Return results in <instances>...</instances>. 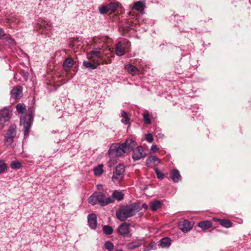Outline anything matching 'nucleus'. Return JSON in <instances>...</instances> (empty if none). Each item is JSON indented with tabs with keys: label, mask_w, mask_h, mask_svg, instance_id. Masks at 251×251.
<instances>
[{
	"label": "nucleus",
	"mask_w": 251,
	"mask_h": 251,
	"mask_svg": "<svg viewBox=\"0 0 251 251\" xmlns=\"http://www.w3.org/2000/svg\"><path fill=\"white\" fill-rule=\"evenodd\" d=\"M127 72L132 75H135L139 72L138 69L135 66L131 64H128L126 66Z\"/></svg>",
	"instance_id": "20"
},
{
	"label": "nucleus",
	"mask_w": 251,
	"mask_h": 251,
	"mask_svg": "<svg viewBox=\"0 0 251 251\" xmlns=\"http://www.w3.org/2000/svg\"><path fill=\"white\" fill-rule=\"evenodd\" d=\"M10 118V112L8 108H4L0 110V126L1 128L9 122Z\"/></svg>",
	"instance_id": "9"
},
{
	"label": "nucleus",
	"mask_w": 251,
	"mask_h": 251,
	"mask_svg": "<svg viewBox=\"0 0 251 251\" xmlns=\"http://www.w3.org/2000/svg\"><path fill=\"white\" fill-rule=\"evenodd\" d=\"M130 224L126 222L121 224L118 227L117 232L124 237H128L130 235Z\"/></svg>",
	"instance_id": "11"
},
{
	"label": "nucleus",
	"mask_w": 251,
	"mask_h": 251,
	"mask_svg": "<svg viewBox=\"0 0 251 251\" xmlns=\"http://www.w3.org/2000/svg\"><path fill=\"white\" fill-rule=\"evenodd\" d=\"M103 172V165L100 164L97 167L94 168V174L96 176H100L102 174Z\"/></svg>",
	"instance_id": "26"
},
{
	"label": "nucleus",
	"mask_w": 251,
	"mask_h": 251,
	"mask_svg": "<svg viewBox=\"0 0 251 251\" xmlns=\"http://www.w3.org/2000/svg\"><path fill=\"white\" fill-rule=\"evenodd\" d=\"M37 30L44 34H49V32L51 29V25L45 21H39L37 26L36 27Z\"/></svg>",
	"instance_id": "10"
},
{
	"label": "nucleus",
	"mask_w": 251,
	"mask_h": 251,
	"mask_svg": "<svg viewBox=\"0 0 251 251\" xmlns=\"http://www.w3.org/2000/svg\"><path fill=\"white\" fill-rule=\"evenodd\" d=\"M178 227L182 232L187 233L193 227V224L188 220H184L178 223Z\"/></svg>",
	"instance_id": "14"
},
{
	"label": "nucleus",
	"mask_w": 251,
	"mask_h": 251,
	"mask_svg": "<svg viewBox=\"0 0 251 251\" xmlns=\"http://www.w3.org/2000/svg\"><path fill=\"white\" fill-rule=\"evenodd\" d=\"M10 167L13 169H19L21 167V163L17 160L13 161L10 163Z\"/></svg>",
	"instance_id": "29"
},
{
	"label": "nucleus",
	"mask_w": 251,
	"mask_h": 251,
	"mask_svg": "<svg viewBox=\"0 0 251 251\" xmlns=\"http://www.w3.org/2000/svg\"><path fill=\"white\" fill-rule=\"evenodd\" d=\"M83 65L86 68H90L92 70L96 69L98 67L97 64H93L90 61H84L83 63Z\"/></svg>",
	"instance_id": "28"
},
{
	"label": "nucleus",
	"mask_w": 251,
	"mask_h": 251,
	"mask_svg": "<svg viewBox=\"0 0 251 251\" xmlns=\"http://www.w3.org/2000/svg\"><path fill=\"white\" fill-rule=\"evenodd\" d=\"M141 208H143L146 210L148 208V205L146 203H143L142 205V207L141 206Z\"/></svg>",
	"instance_id": "47"
},
{
	"label": "nucleus",
	"mask_w": 251,
	"mask_h": 251,
	"mask_svg": "<svg viewBox=\"0 0 251 251\" xmlns=\"http://www.w3.org/2000/svg\"><path fill=\"white\" fill-rule=\"evenodd\" d=\"M105 248L108 251H111L114 249V245L110 241H107L104 243Z\"/></svg>",
	"instance_id": "38"
},
{
	"label": "nucleus",
	"mask_w": 251,
	"mask_h": 251,
	"mask_svg": "<svg viewBox=\"0 0 251 251\" xmlns=\"http://www.w3.org/2000/svg\"><path fill=\"white\" fill-rule=\"evenodd\" d=\"M7 34H5L2 29H0V39L3 37L5 38Z\"/></svg>",
	"instance_id": "45"
},
{
	"label": "nucleus",
	"mask_w": 251,
	"mask_h": 251,
	"mask_svg": "<svg viewBox=\"0 0 251 251\" xmlns=\"http://www.w3.org/2000/svg\"><path fill=\"white\" fill-rule=\"evenodd\" d=\"M98 48L99 50H93L87 54L88 58L98 66L108 64L107 59L113 56V53L110 49L104 50L100 49V47H98Z\"/></svg>",
	"instance_id": "1"
},
{
	"label": "nucleus",
	"mask_w": 251,
	"mask_h": 251,
	"mask_svg": "<svg viewBox=\"0 0 251 251\" xmlns=\"http://www.w3.org/2000/svg\"><path fill=\"white\" fill-rule=\"evenodd\" d=\"M88 201V202L92 205H95L98 202L94 193L89 198Z\"/></svg>",
	"instance_id": "32"
},
{
	"label": "nucleus",
	"mask_w": 251,
	"mask_h": 251,
	"mask_svg": "<svg viewBox=\"0 0 251 251\" xmlns=\"http://www.w3.org/2000/svg\"><path fill=\"white\" fill-rule=\"evenodd\" d=\"M123 148H124L125 153H129L134 150L136 146V142L132 139H126L123 143L122 144Z\"/></svg>",
	"instance_id": "13"
},
{
	"label": "nucleus",
	"mask_w": 251,
	"mask_h": 251,
	"mask_svg": "<svg viewBox=\"0 0 251 251\" xmlns=\"http://www.w3.org/2000/svg\"><path fill=\"white\" fill-rule=\"evenodd\" d=\"M110 197L112 198L114 201V199H116L118 201H121L124 199V194L121 191L114 190L112 194V196Z\"/></svg>",
	"instance_id": "22"
},
{
	"label": "nucleus",
	"mask_w": 251,
	"mask_h": 251,
	"mask_svg": "<svg viewBox=\"0 0 251 251\" xmlns=\"http://www.w3.org/2000/svg\"><path fill=\"white\" fill-rule=\"evenodd\" d=\"M154 246V244L153 243H151L149 246L147 247L148 249L147 251H149L151 249H153Z\"/></svg>",
	"instance_id": "46"
},
{
	"label": "nucleus",
	"mask_w": 251,
	"mask_h": 251,
	"mask_svg": "<svg viewBox=\"0 0 251 251\" xmlns=\"http://www.w3.org/2000/svg\"><path fill=\"white\" fill-rule=\"evenodd\" d=\"M99 11L100 14H105L107 13H109V9L107 8V5H101L99 7Z\"/></svg>",
	"instance_id": "37"
},
{
	"label": "nucleus",
	"mask_w": 251,
	"mask_h": 251,
	"mask_svg": "<svg viewBox=\"0 0 251 251\" xmlns=\"http://www.w3.org/2000/svg\"><path fill=\"white\" fill-rule=\"evenodd\" d=\"M170 177L176 183L180 181L181 178L179 172L176 169L173 170L170 172Z\"/></svg>",
	"instance_id": "17"
},
{
	"label": "nucleus",
	"mask_w": 251,
	"mask_h": 251,
	"mask_svg": "<svg viewBox=\"0 0 251 251\" xmlns=\"http://www.w3.org/2000/svg\"><path fill=\"white\" fill-rule=\"evenodd\" d=\"M88 223L91 228L95 229L97 228V216L95 214H91L88 215Z\"/></svg>",
	"instance_id": "15"
},
{
	"label": "nucleus",
	"mask_w": 251,
	"mask_h": 251,
	"mask_svg": "<svg viewBox=\"0 0 251 251\" xmlns=\"http://www.w3.org/2000/svg\"><path fill=\"white\" fill-rule=\"evenodd\" d=\"M133 9L139 11L141 13H143L145 8V1L144 0H139L133 4Z\"/></svg>",
	"instance_id": "16"
},
{
	"label": "nucleus",
	"mask_w": 251,
	"mask_h": 251,
	"mask_svg": "<svg viewBox=\"0 0 251 251\" xmlns=\"http://www.w3.org/2000/svg\"><path fill=\"white\" fill-rule=\"evenodd\" d=\"M220 224L221 226L226 228L230 227L232 226V223L228 220L222 219L220 220Z\"/></svg>",
	"instance_id": "27"
},
{
	"label": "nucleus",
	"mask_w": 251,
	"mask_h": 251,
	"mask_svg": "<svg viewBox=\"0 0 251 251\" xmlns=\"http://www.w3.org/2000/svg\"><path fill=\"white\" fill-rule=\"evenodd\" d=\"M7 165L2 160H0V173L4 172L7 170Z\"/></svg>",
	"instance_id": "36"
},
{
	"label": "nucleus",
	"mask_w": 251,
	"mask_h": 251,
	"mask_svg": "<svg viewBox=\"0 0 251 251\" xmlns=\"http://www.w3.org/2000/svg\"><path fill=\"white\" fill-rule=\"evenodd\" d=\"M151 151L153 152H156V151H157L159 149L157 147L156 145H152L151 147Z\"/></svg>",
	"instance_id": "44"
},
{
	"label": "nucleus",
	"mask_w": 251,
	"mask_h": 251,
	"mask_svg": "<svg viewBox=\"0 0 251 251\" xmlns=\"http://www.w3.org/2000/svg\"><path fill=\"white\" fill-rule=\"evenodd\" d=\"M162 204V203L160 201L154 200L150 202V208L152 211H155L160 208Z\"/></svg>",
	"instance_id": "21"
},
{
	"label": "nucleus",
	"mask_w": 251,
	"mask_h": 251,
	"mask_svg": "<svg viewBox=\"0 0 251 251\" xmlns=\"http://www.w3.org/2000/svg\"><path fill=\"white\" fill-rule=\"evenodd\" d=\"M156 174L157 178L160 179H162L164 177V175L160 172L157 169H155L154 170Z\"/></svg>",
	"instance_id": "40"
},
{
	"label": "nucleus",
	"mask_w": 251,
	"mask_h": 251,
	"mask_svg": "<svg viewBox=\"0 0 251 251\" xmlns=\"http://www.w3.org/2000/svg\"><path fill=\"white\" fill-rule=\"evenodd\" d=\"M130 44L126 39L118 42L115 46V52L119 56H123L126 50L129 48Z\"/></svg>",
	"instance_id": "6"
},
{
	"label": "nucleus",
	"mask_w": 251,
	"mask_h": 251,
	"mask_svg": "<svg viewBox=\"0 0 251 251\" xmlns=\"http://www.w3.org/2000/svg\"><path fill=\"white\" fill-rule=\"evenodd\" d=\"M4 39L6 44L8 45H13L15 43L14 40L11 38L9 35H6Z\"/></svg>",
	"instance_id": "34"
},
{
	"label": "nucleus",
	"mask_w": 251,
	"mask_h": 251,
	"mask_svg": "<svg viewBox=\"0 0 251 251\" xmlns=\"http://www.w3.org/2000/svg\"><path fill=\"white\" fill-rule=\"evenodd\" d=\"M120 3L118 2H110L107 6L109 9V13L114 12L119 6Z\"/></svg>",
	"instance_id": "25"
},
{
	"label": "nucleus",
	"mask_w": 251,
	"mask_h": 251,
	"mask_svg": "<svg viewBox=\"0 0 251 251\" xmlns=\"http://www.w3.org/2000/svg\"><path fill=\"white\" fill-rule=\"evenodd\" d=\"M103 44H102V45H101V47H102V48H103Z\"/></svg>",
	"instance_id": "50"
},
{
	"label": "nucleus",
	"mask_w": 251,
	"mask_h": 251,
	"mask_svg": "<svg viewBox=\"0 0 251 251\" xmlns=\"http://www.w3.org/2000/svg\"><path fill=\"white\" fill-rule=\"evenodd\" d=\"M125 172L124 166L121 164L118 165L113 172L112 180L115 183L120 182L123 178Z\"/></svg>",
	"instance_id": "7"
},
{
	"label": "nucleus",
	"mask_w": 251,
	"mask_h": 251,
	"mask_svg": "<svg viewBox=\"0 0 251 251\" xmlns=\"http://www.w3.org/2000/svg\"><path fill=\"white\" fill-rule=\"evenodd\" d=\"M121 116L124 118V120H122V122L125 125L129 124V118L126 112L125 111H122L121 113Z\"/></svg>",
	"instance_id": "31"
},
{
	"label": "nucleus",
	"mask_w": 251,
	"mask_h": 251,
	"mask_svg": "<svg viewBox=\"0 0 251 251\" xmlns=\"http://www.w3.org/2000/svg\"><path fill=\"white\" fill-rule=\"evenodd\" d=\"M143 119L144 120V122L150 125L151 124V121L150 117V115L149 113H144L143 114Z\"/></svg>",
	"instance_id": "39"
},
{
	"label": "nucleus",
	"mask_w": 251,
	"mask_h": 251,
	"mask_svg": "<svg viewBox=\"0 0 251 251\" xmlns=\"http://www.w3.org/2000/svg\"><path fill=\"white\" fill-rule=\"evenodd\" d=\"M146 140L149 143L152 142V141L153 140V137L152 134H151L150 133H148L146 136Z\"/></svg>",
	"instance_id": "41"
},
{
	"label": "nucleus",
	"mask_w": 251,
	"mask_h": 251,
	"mask_svg": "<svg viewBox=\"0 0 251 251\" xmlns=\"http://www.w3.org/2000/svg\"><path fill=\"white\" fill-rule=\"evenodd\" d=\"M16 134V126L15 125H11L6 133L4 135V144L7 147L11 145L14 141V138Z\"/></svg>",
	"instance_id": "5"
},
{
	"label": "nucleus",
	"mask_w": 251,
	"mask_h": 251,
	"mask_svg": "<svg viewBox=\"0 0 251 251\" xmlns=\"http://www.w3.org/2000/svg\"><path fill=\"white\" fill-rule=\"evenodd\" d=\"M12 97L14 99H19L22 97V90L21 86L14 88L11 91Z\"/></svg>",
	"instance_id": "18"
},
{
	"label": "nucleus",
	"mask_w": 251,
	"mask_h": 251,
	"mask_svg": "<svg viewBox=\"0 0 251 251\" xmlns=\"http://www.w3.org/2000/svg\"><path fill=\"white\" fill-rule=\"evenodd\" d=\"M147 163H153L155 164L160 163L159 159L155 156H151L147 160Z\"/></svg>",
	"instance_id": "30"
},
{
	"label": "nucleus",
	"mask_w": 251,
	"mask_h": 251,
	"mask_svg": "<svg viewBox=\"0 0 251 251\" xmlns=\"http://www.w3.org/2000/svg\"><path fill=\"white\" fill-rule=\"evenodd\" d=\"M132 243L134 244V245H138V247H139L142 245V244L143 243V241L142 240H138L135 242H133Z\"/></svg>",
	"instance_id": "43"
},
{
	"label": "nucleus",
	"mask_w": 251,
	"mask_h": 251,
	"mask_svg": "<svg viewBox=\"0 0 251 251\" xmlns=\"http://www.w3.org/2000/svg\"><path fill=\"white\" fill-rule=\"evenodd\" d=\"M141 210L139 203L134 202L129 205L122 206L116 212V217L121 221H124L132 217Z\"/></svg>",
	"instance_id": "2"
},
{
	"label": "nucleus",
	"mask_w": 251,
	"mask_h": 251,
	"mask_svg": "<svg viewBox=\"0 0 251 251\" xmlns=\"http://www.w3.org/2000/svg\"><path fill=\"white\" fill-rule=\"evenodd\" d=\"M146 156L143 148L142 146H137L135 149L133 150L132 159L134 161H137Z\"/></svg>",
	"instance_id": "12"
},
{
	"label": "nucleus",
	"mask_w": 251,
	"mask_h": 251,
	"mask_svg": "<svg viewBox=\"0 0 251 251\" xmlns=\"http://www.w3.org/2000/svg\"><path fill=\"white\" fill-rule=\"evenodd\" d=\"M97 188H98V189L100 190L102 188V185H98Z\"/></svg>",
	"instance_id": "48"
},
{
	"label": "nucleus",
	"mask_w": 251,
	"mask_h": 251,
	"mask_svg": "<svg viewBox=\"0 0 251 251\" xmlns=\"http://www.w3.org/2000/svg\"><path fill=\"white\" fill-rule=\"evenodd\" d=\"M122 144H112L108 151L109 155L112 157L121 156L125 153L124 148Z\"/></svg>",
	"instance_id": "4"
},
{
	"label": "nucleus",
	"mask_w": 251,
	"mask_h": 251,
	"mask_svg": "<svg viewBox=\"0 0 251 251\" xmlns=\"http://www.w3.org/2000/svg\"><path fill=\"white\" fill-rule=\"evenodd\" d=\"M96 199H97L98 203L102 206L107 205L109 203L114 202V200L112 198L107 197L105 198L104 194L102 192H95L94 193Z\"/></svg>",
	"instance_id": "8"
},
{
	"label": "nucleus",
	"mask_w": 251,
	"mask_h": 251,
	"mask_svg": "<svg viewBox=\"0 0 251 251\" xmlns=\"http://www.w3.org/2000/svg\"><path fill=\"white\" fill-rule=\"evenodd\" d=\"M16 109L18 112L21 113H24L25 110V107L22 103H19L16 106Z\"/></svg>",
	"instance_id": "35"
},
{
	"label": "nucleus",
	"mask_w": 251,
	"mask_h": 251,
	"mask_svg": "<svg viewBox=\"0 0 251 251\" xmlns=\"http://www.w3.org/2000/svg\"><path fill=\"white\" fill-rule=\"evenodd\" d=\"M99 40V38H95V39H94V42L95 43H97L98 42Z\"/></svg>",
	"instance_id": "49"
},
{
	"label": "nucleus",
	"mask_w": 251,
	"mask_h": 251,
	"mask_svg": "<svg viewBox=\"0 0 251 251\" xmlns=\"http://www.w3.org/2000/svg\"><path fill=\"white\" fill-rule=\"evenodd\" d=\"M103 230L105 234L110 235L113 232V229L112 227L109 226H104L103 227Z\"/></svg>",
	"instance_id": "33"
},
{
	"label": "nucleus",
	"mask_w": 251,
	"mask_h": 251,
	"mask_svg": "<svg viewBox=\"0 0 251 251\" xmlns=\"http://www.w3.org/2000/svg\"><path fill=\"white\" fill-rule=\"evenodd\" d=\"M171 244V240L169 238L165 237L160 241L159 246L162 248H168Z\"/></svg>",
	"instance_id": "23"
},
{
	"label": "nucleus",
	"mask_w": 251,
	"mask_h": 251,
	"mask_svg": "<svg viewBox=\"0 0 251 251\" xmlns=\"http://www.w3.org/2000/svg\"><path fill=\"white\" fill-rule=\"evenodd\" d=\"M126 248H127V249H128L129 250H133L135 248H138V245L137 246L134 245V244L132 242V243L128 244L126 245Z\"/></svg>",
	"instance_id": "42"
},
{
	"label": "nucleus",
	"mask_w": 251,
	"mask_h": 251,
	"mask_svg": "<svg viewBox=\"0 0 251 251\" xmlns=\"http://www.w3.org/2000/svg\"><path fill=\"white\" fill-rule=\"evenodd\" d=\"M198 226L203 230L207 229L212 226L211 223L209 221H203L198 223Z\"/></svg>",
	"instance_id": "24"
},
{
	"label": "nucleus",
	"mask_w": 251,
	"mask_h": 251,
	"mask_svg": "<svg viewBox=\"0 0 251 251\" xmlns=\"http://www.w3.org/2000/svg\"><path fill=\"white\" fill-rule=\"evenodd\" d=\"M28 111L29 114L27 116L21 117L20 119V125L24 126L25 136H27L29 133V129L32 123L33 108L29 107L28 109Z\"/></svg>",
	"instance_id": "3"
},
{
	"label": "nucleus",
	"mask_w": 251,
	"mask_h": 251,
	"mask_svg": "<svg viewBox=\"0 0 251 251\" xmlns=\"http://www.w3.org/2000/svg\"><path fill=\"white\" fill-rule=\"evenodd\" d=\"M74 64V61L72 57L67 58L63 64V69L65 71L69 70Z\"/></svg>",
	"instance_id": "19"
}]
</instances>
